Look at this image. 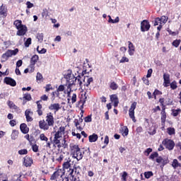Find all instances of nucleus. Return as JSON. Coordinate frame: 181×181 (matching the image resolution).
<instances>
[{
	"label": "nucleus",
	"mask_w": 181,
	"mask_h": 181,
	"mask_svg": "<svg viewBox=\"0 0 181 181\" xmlns=\"http://www.w3.org/2000/svg\"><path fill=\"white\" fill-rule=\"evenodd\" d=\"M39 139L43 142H47V141H49V138H47L43 133L40 134Z\"/></svg>",
	"instance_id": "34"
},
{
	"label": "nucleus",
	"mask_w": 181,
	"mask_h": 181,
	"mask_svg": "<svg viewBox=\"0 0 181 181\" xmlns=\"http://www.w3.org/2000/svg\"><path fill=\"white\" fill-rule=\"evenodd\" d=\"M13 25L14 26H16V29H19V28H22V26L24 25L23 24H22V21L21 20H16L13 22Z\"/></svg>",
	"instance_id": "30"
},
{
	"label": "nucleus",
	"mask_w": 181,
	"mask_h": 181,
	"mask_svg": "<svg viewBox=\"0 0 181 181\" xmlns=\"http://www.w3.org/2000/svg\"><path fill=\"white\" fill-rule=\"evenodd\" d=\"M170 86L172 90H176V88H177V82H176V81H173L171 83H170Z\"/></svg>",
	"instance_id": "41"
},
{
	"label": "nucleus",
	"mask_w": 181,
	"mask_h": 181,
	"mask_svg": "<svg viewBox=\"0 0 181 181\" xmlns=\"http://www.w3.org/2000/svg\"><path fill=\"white\" fill-rule=\"evenodd\" d=\"M40 103H42V100H38L36 102L37 112L39 117H42V115H43V110H42L43 108V106L42 105V104H40Z\"/></svg>",
	"instance_id": "21"
},
{
	"label": "nucleus",
	"mask_w": 181,
	"mask_h": 181,
	"mask_svg": "<svg viewBox=\"0 0 181 181\" xmlns=\"http://www.w3.org/2000/svg\"><path fill=\"white\" fill-rule=\"evenodd\" d=\"M153 71V70L152 69H149L148 70L147 75H146L147 78H149V77H151L152 76Z\"/></svg>",
	"instance_id": "59"
},
{
	"label": "nucleus",
	"mask_w": 181,
	"mask_h": 181,
	"mask_svg": "<svg viewBox=\"0 0 181 181\" xmlns=\"http://www.w3.org/2000/svg\"><path fill=\"white\" fill-rule=\"evenodd\" d=\"M172 166L173 169H177V168H181V164L177 159H174L172 163Z\"/></svg>",
	"instance_id": "27"
},
{
	"label": "nucleus",
	"mask_w": 181,
	"mask_h": 181,
	"mask_svg": "<svg viewBox=\"0 0 181 181\" xmlns=\"http://www.w3.org/2000/svg\"><path fill=\"white\" fill-rule=\"evenodd\" d=\"M180 112H181L180 109H177V110L173 109L171 114H172L173 117H177V115H179V114H180Z\"/></svg>",
	"instance_id": "35"
},
{
	"label": "nucleus",
	"mask_w": 181,
	"mask_h": 181,
	"mask_svg": "<svg viewBox=\"0 0 181 181\" xmlns=\"http://www.w3.org/2000/svg\"><path fill=\"white\" fill-rule=\"evenodd\" d=\"M65 78H66L67 83H68L67 89H66L67 97H70L71 94V91H73L71 90V87H73V86H76V80H74V78H76V76H74V75L71 74V70H68V72L65 76Z\"/></svg>",
	"instance_id": "4"
},
{
	"label": "nucleus",
	"mask_w": 181,
	"mask_h": 181,
	"mask_svg": "<svg viewBox=\"0 0 181 181\" xmlns=\"http://www.w3.org/2000/svg\"><path fill=\"white\" fill-rule=\"evenodd\" d=\"M43 33H37V39L38 40V42H43Z\"/></svg>",
	"instance_id": "48"
},
{
	"label": "nucleus",
	"mask_w": 181,
	"mask_h": 181,
	"mask_svg": "<svg viewBox=\"0 0 181 181\" xmlns=\"http://www.w3.org/2000/svg\"><path fill=\"white\" fill-rule=\"evenodd\" d=\"M162 144L164 145L166 149H168V151H173V148H175V141H173L172 139H165L162 141Z\"/></svg>",
	"instance_id": "7"
},
{
	"label": "nucleus",
	"mask_w": 181,
	"mask_h": 181,
	"mask_svg": "<svg viewBox=\"0 0 181 181\" xmlns=\"http://www.w3.org/2000/svg\"><path fill=\"white\" fill-rule=\"evenodd\" d=\"M42 78H43V76L40 72H37V76H36V80L37 81H40V80H42Z\"/></svg>",
	"instance_id": "55"
},
{
	"label": "nucleus",
	"mask_w": 181,
	"mask_h": 181,
	"mask_svg": "<svg viewBox=\"0 0 181 181\" xmlns=\"http://www.w3.org/2000/svg\"><path fill=\"white\" fill-rule=\"evenodd\" d=\"M80 173H81V167L74 165L73 169L69 170L68 176L62 177L58 181H79L78 179L81 175Z\"/></svg>",
	"instance_id": "1"
},
{
	"label": "nucleus",
	"mask_w": 181,
	"mask_h": 181,
	"mask_svg": "<svg viewBox=\"0 0 181 181\" xmlns=\"http://www.w3.org/2000/svg\"><path fill=\"white\" fill-rule=\"evenodd\" d=\"M39 60V55L37 54H35L33 55L31 59H30V64L29 65V68L30 73H33V71H35V65L36 64V63H37Z\"/></svg>",
	"instance_id": "8"
},
{
	"label": "nucleus",
	"mask_w": 181,
	"mask_h": 181,
	"mask_svg": "<svg viewBox=\"0 0 181 181\" xmlns=\"http://www.w3.org/2000/svg\"><path fill=\"white\" fill-rule=\"evenodd\" d=\"M94 81V78H93V77H88V76H84L83 78V86L84 87H87V90H88V88H90V84H91V83H93Z\"/></svg>",
	"instance_id": "15"
},
{
	"label": "nucleus",
	"mask_w": 181,
	"mask_h": 181,
	"mask_svg": "<svg viewBox=\"0 0 181 181\" xmlns=\"http://www.w3.org/2000/svg\"><path fill=\"white\" fill-rule=\"evenodd\" d=\"M61 169H64V170H66V169H73L71 168V164L70 163V160H67L66 162H64L62 165V168Z\"/></svg>",
	"instance_id": "26"
},
{
	"label": "nucleus",
	"mask_w": 181,
	"mask_h": 181,
	"mask_svg": "<svg viewBox=\"0 0 181 181\" xmlns=\"http://www.w3.org/2000/svg\"><path fill=\"white\" fill-rule=\"evenodd\" d=\"M25 115L27 122H32V121H33V118L32 117V115H33V112H32L30 109L25 110Z\"/></svg>",
	"instance_id": "17"
},
{
	"label": "nucleus",
	"mask_w": 181,
	"mask_h": 181,
	"mask_svg": "<svg viewBox=\"0 0 181 181\" xmlns=\"http://www.w3.org/2000/svg\"><path fill=\"white\" fill-rule=\"evenodd\" d=\"M151 29V24L148 20H144L141 23V30L142 32H148Z\"/></svg>",
	"instance_id": "10"
},
{
	"label": "nucleus",
	"mask_w": 181,
	"mask_h": 181,
	"mask_svg": "<svg viewBox=\"0 0 181 181\" xmlns=\"http://www.w3.org/2000/svg\"><path fill=\"white\" fill-rule=\"evenodd\" d=\"M32 45V38L28 37L24 42V46L25 47H29Z\"/></svg>",
	"instance_id": "38"
},
{
	"label": "nucleus",
	"mask_w": 181,
	"mask_h": 181,
	"mask_svg": "<svg viewBox=\"0 0 181 181\" xmlns=\"http://www.w3.org/2000/svg\"><path fill=\"white\" fill-rule=\"evenodd\" d=\"M55 159L57 162H62V160H63V159H64V156L63 155V153H57L56 156H55Z\"/></svg>",
	"instance_id": "28"
},
{
	"label": "nucleus",
	"mask_w": 181,
	"mask_h": 181,
	"mask_svg": "<svg viewBox=\"0 0 181 181\" xmlns=\"http://www.w3.org/2000/svg\"><path fill=\"white\" fill-rule=\"evenodd\" d=\"M163 81L164 87H169V84H170V75L169 74H163Z\"/></svg>",
	"instance_id": "19"
},
{
	"label": "nucleus",
	"mask_w": 181,
	"mask_h": 181,
	"mask_svg": "<svg viewBox=\"0 0 181 181\" xmlns=\"http://www.w3.org/2000/svg\"><path fill=\"white\" fill-rule=\"evenodd\" d=\"M71 100L72 104H74V103L77 101V94L73 93Z\"/></svg>",
	"instance_id": "50"
},
{
	"label": "nucleus",
	"mask_w": 181,
	"mask_h": 181,
	"mask_svg": "<svg viewBox=\"0 0 181 181\" xmlns=\"http://www.w3.org/2000/svg\"><path fill=\"white\" fill-rule=\"evenodd\" d=\"M66 131V128L64 127L61 126L57 131H55V134L54 137L55 138H62L63 135H64Z\"/></svg>",
	"instance_id": "12"
},
{
	"label": "nucleus",
	"mask_w": 181,
	"mask_h": 181,
	"mask_svg": "<svg viewBox=\"0 0 181 181\" xmlns=\"http://www.w3.org/2000/svg\"><path fill=\"white\" fill-rule=\"evenodd\" d=\"M88 138L89 142H97V141L98 140V135H97L95 133H93L92 135H90Z\"/></svg>",
	"instance_id": "25"
},
{
	"label": "nucleus",
	"mask_w": 181,
	"mask_h": 181,
	"mask_svg": "<svg viewBox=\"0 0 181 181\" xmlns=\"http://www.w3.org/2000/svg\"><path fill=\"white\" fill-rule=\"evenodd\" d=\"M18 136H19V131L13 129L11 133V139H18Z\"/></svg>",
	"instance_id": "29"
},
{
	"label": "nucleus",
	"mask_w": 181,
	"mask_h": 181,
	"mask_svg": "<svg viewBox=\"0 0 181 181\" xmlns=\"http://www.w3.org/2000/svg\"><path fill=\"white\" fill-rule=\"evenodd\" d=\"M181 43L180 40H175L172 42V45L174 46V47H179V45Z\"/></svg>",
	"instance_id": "42"
},
{
	"label": "nucleus",
	"mask_w": 181,
	"mask_h": 181,
	"mask_svg": "<svg viewBox=\"0 0 181 181\" xmlns=\"http://www.w3.org/2000/svg\"><path fill=\"white\" fill-rule=\"evenodd\" d=\"M127 176H128V173L124 171L123 174L122 175V180L127 181Z\"/></svg>",
	"instance_id": "54"
},
{
	"label": "nucleus",
	"mask_w": 181,
	"mask_h": 181,
	"mask_svg": "<svg viewBox=\"0 0 181 181\" xmlns=\"http://www.w3.org/2000/svg\"><path fill=\"white\" fill-rule=\"evenodd\" d=\"M20 129L23 134H28L29 132V127H28V125L25 123H22L20 125Z\"/></svg>",
	"instance_id": "23"
},
{
	"label": "nucleus",
	"mask_w": 181,
	"mask_h": 181,
	"mask_svg": "<svg viewBox=\"0 0 181 181\" xmlns=\"http://www.w3.org/2000/svg\"><path fill=\"white\" fill-rule=\"evenodd\" d=\"M52 142L54 144V145H57V144H60V139L58 137H54Z\"/></svg>",
	"instance_id": "56"
},
{
	"label": "nucleus",
	"mask_w": 181,
	"mask_h": 181,
	"mask_svg": "<svg viewBox=\"0 0 181 181\" xmlns=\"http://www.w3.org/2000/svg\"><path fill=\"white\" fill-rule=\"evenodd\" d=\"M128 43L129 54V56H134V53H135V46L132 42H131V41H129Z\"/></svg>",
	"instance_id": "22"
},
{
	"label": "nucleus",
	"mask_w": 181,
	"mask_h": 181,
	"mask_svg": "<svg viewBox=\"0 0 181 181\" xmlns=\"http://www.w3.org/2000/svg\"><path fill=\"white\" fill-rule=\"evenodd\" d=\"M49 100V96H47L46 95H43L40 97L41 101H47Z\"/></svg>",
	"instance_id": "60"
},
{
	"label": "nucleus",
	"mask_w": 181,
	"mask_h": 181,
	"mask_svg": "<svg viewBox=\"0 0 181 181\" xmlns=\"http://www.w3.org/2000/svg\"><path fill=\"white\" fill-rule=\"evenodd\" d=\"M168 19H169V18H168L165 16H161V18H160V22L161 23H166V22H168Z\"/></svg>",
	"instance_id": "47"
},
{
	"label": "nucleus",
	"mask_w": 181,
	"mask_h": 181,
	"mask_svg": "<svg viewBox=\"0 0 181 181\" xmlns=\"http://www.w3.org/2000/svg\"><path fill=\"white\" fill-rule=\"evenodd\" d=\"M151 176H153V173L152 171H148L144 173V177H146V179H149L151 177Z\"/></svg>",
	"instance_id": "39"
},
{
	"label": "nucleus",
	"mask_w": 181,
	"mask_h": 181,
	"mask_svg": "<svg viewBox=\"0 0 181 181\" xmlns=\"http://www.w3.org/2000/svg\"><path fill=\"white\" fill-rule=\"evenodd\" d=\"M19 53V49L18 48L14 50L8 49L6 52V53L3 54L1 57L4 60H8V57H12V56H16Z\"/></svg>",
	"instance_id": "6"
},
{
	"label": "nucleus",
	"mask_w": 181,
	"mask_h": 181,
	"mask_svg": "<svg viewBox=\"0 0 181 181\" xmlns=\"http://www.w3.org/2000/svg\"><path fill=\"white\" fill-rule=\"evenodd\" d=\"M32 149L33 152H39V146L37 144H34L32 146Z\"/></svg>",
	"instance_id": "52"
},
{
	"label": "nucleus",
	"mask_w": 181,
	"mask_h": 181,
	"mask_svg": "<svg viewBox=\"0 0 181 181\" xmlns=\"http://www.w3.org/2000/svg\"><path fill=\"white\" fill-rule=\"evenodd\" d=\"M74 80H76V86H79L81 87V85L83 84V82L81 81V76L78 75L77 77L74 78Z\"/></svg>",
	"instance_id": "31"
},
{
	"label": "nucleus",
	"mask_w": 181,
	"mask_h": 181,
	"mask_svg": "<svg viewBox=\"0 0 181 181\" xmlns=\"http://www.w3.org/2000/svg\"><path fill=\"white\" fill-rule=\"evenodd\" d=\"M110 88L113 90H118V84L114 81L110 82Z\"/></svg>",
	"instance_id": "33"
},
{
	"label": "nucleus",
	"mask_w": 181,
	"mask_h": 181,
	"mask_svg": "<svg viewBox=\"0 0 181 181\" xmlns=\"http://www.w3.org/2000/svg\"><path fill=\"white\" fill-rule=\"evenodd\" d=\"M136 102H134L129 110V116L134 122H136L135 119V109L136 108Z\"/></svg>",
	"instance_id": "9"
},
{
	"label": "nucleus",
	"mask_w": 181,
	"mask_h": 181,
	"mask_svg": "<svg viewBox=\"0 0 181 181\" xmlns=\"http://www.w3.org/2000/svg\"><path fill=\"white\" fill-rule=\"evenodd\" d=\"M23 105H25L26 104V101H32V95L29 93H26L23 95Z\"/></svg>",
	"instance_id": "24"
},
{
	"label": "nucleus",
	"mask_w": 181,
	"mask_h": 181,
	"mask_svg": "<svg viewBox=\"0 0 181 181\" xmlns=\"http://www.w3.org/2000/svg\"><path fill=\"white\" fill-rule=\"evenodd\" d=\"M16 35L17 36H25L26 35V33L28 32V27H26L25 25L18 28L17 29Z\"/></svg>",
	"instance_id": "13"
},
{
	"label": "nucleus",
	"mask_w": 181,
	"mask_h": 181,
	"mask_svg": "<svg viewBox=\"0 0 181 181\" xmlns=\"http://www.w3.org/2000/svg\"><path fill=\"white\" fill-rule=\"evenodd\" d=\"M64 90V85H60L58 88L57 89V93H60Z\"/></svg>",
	"instance_id": "58"
},
{
	"label": "nucleus",
	"mask_w": 181,
	"mask_h": 181,
	"mask_svg": "<svg viewBox=\"0 0 181 181\" xmlns=\"http://www.w3.org/2000/svg\"><path fill=\"white\" fill-rule=\"evenodd\" d=\"M111 103H114V107L117 108L118 104H119V100H118V96L115 94L111 95L110 96Z\"/></svg>",
	"instance_id": "20"
},
{
	"label": "nucleus",
	"mask_w": 181,
	"mask_h": 181,
	"mask_svg": "<svg viewBox=\"0 0 181 181\" xmlns=\"http://www.w3.org/2000/svg\"><path fill=\"white\" fill-rule=\"evenodd\" d=\"M161 122L162 124H165L166 122V112H161Z\"/></svg>",
	"instance_id": "37"
},
{
	"label": "nucleus",
	"mask_w": 181,
	"mask_h": 181,
	"mask_svg": "<svg viewBox=\"0 0 181 181\" xmlns=\"http://www.w3.org/2000/svg\"><path fill=\"white\" fill-rule=\"evenodd\" d=\"M12 109L14 110L17 114H21V112H22L21 108H19V107H18L16 105H14Z\"/></svg>",
	"instance_id": "46"
},
{
	"label": "nucleus",
	"mask_w": 181,
	"mask_h": 181,
	"mask_svg": "<svg viewBox=\"0 0 181 181\" xmlns=\"http://www.w3.org/2000/svg\"><path fill=\"white\" fill-rule=\"evenodd\" d=\"M49 110H50V111H54V114H56V112H57V111H59V110H62V107L60 106V104L59 103H53L51 104L49 107H48Z\"/></svg>",
	"instance_id": "18"
},
{
	"label": "nucleus",
	"mask_w": 181,
	"mask_h": 181,
	"mask_svg": "<svg viewBox=\"0 0 181 181\" xmlns=\"http://www.w3.org/2000/svg\"><path fill=\"white\" fill-rule=\"evenodd\" d=\"M129 62V59H128L126 57H122V58L119 61V63H128Z\"/></svg>",
	"instance_id": "51"
},
{
	"label": "nucleus",
	"mask_w": 181,
	"mask_h": 181,
	"mask_svg": "<svg viewBox=\"0 0 181 181\" xmlns=\"http://www.w3.org/2000/svg\"><path fill=\"white\" fill-rule=\"evenodd\" d=\"M9 124L11 125V127H15V125H16V119L10 120Z\"/></svg>",
	"instance_id": "64"
},
{
	"label": "nucleus",
	"mask_w": 181,
	"mask_h": 181,
	"mask_svg": "<svg viewBox=\"0 0 181 181\" xmlns=\"http://www.w3.org/2000/svg\"><path fill=\"white\" fill-rule=\"evenodd\" d=\"M158 156L159 153H158V152H153L150 155L148 158L151 159V160H155V158H158Z\"/></svg>",
	"instance_id": "36"
},
{
	"label": "nucleus",
	"mask_w": 181,
	"mask_h": 181,
	"mask_svg": "<svg viewBox=\"0 0 181 181\" xmlns=\"http://www.w3.org/2000/svg\"><path fill=\"white\" fill-rule=\"evenodd\" d=\"M109 20L108 22L109 23H118V22H119V17H116L115 20H113L111 18V16H108Z\"/></svg>",
	"instance_id": "32"
},
{
	"label": "nucleus",
	"mask_w": 181,
	"mask_h": 181,
	"mask_svg": "<svg viewBox=\"0 0 181 181\" xmlns=\"http://www.w3.org/2000/svg\"><path fill=\"white\" fill-rule=\"evenodd\" d=\"M74 125L75 127H76L77 129H79L80 131H81L83 129L82 127H80L78 125H80V122H78V119H75L74 121Z\"/></svg>",
	"instance_id": "40"
},
{
	"label": "nucleus",
	"mask_w": 181,
	"mask_h": 181,
	"mask_svg": "<svg viewBox=\"0 0 181 181\" xmlns=\"http://www.w3.org/2000/svg\"><path fill=\"white\" fill-rule=\"evenodd\" d=\"M151 152H152V148H148L144 151V153L146 156H149V153H151Z\"/></svg>",
	"instance_id": "63"
},
{
	"label": "nucleus",
	"mask_w": 181,
	"mask_h": 181,
	"mask_svg": "<svg viewBox=\"0 0 181 181\" xmlns=\"http://www.w3.org/2000/svg\"><path fill=\"white\" fill-rule=\"evenodd\" d=\"M4 83L7 84V86H11V87H16V81L11 77H5Z\"/></svg>",
	"instance_id": "14"
},
{
	"label": "nucleus",
	"mask_w": 181,
	"mask_h": 181,
	"mask_svg": "<svg viewBox=\"0 0 181 181\" xmlns=\"http://www.w3.org/2000/svg\"><path fill=\"white\" fill-rule=\"evenodd\" d=\"M19 155H28V149L24 148L18 151Z\"/></svg>",
	"instance_id": "49"
},
{
	"label": "nucleus",
	"mask_w": 181,
	"mask_h": 181,
	"mask_svg": "<svg viewBox=\"0 0 181 181\" xmlns=\"http://www.w3.org/2000/svg\"><path fill=\"white\" fill-rule=\"evenodd\" d=\"M162 165H160V168H163L165 166V165H168L169 163V158H163L161 161Z\"/></svg>",
	"instance_id": "44"
},
{
	"label": "nucleus",
	"mask_w": 181,
	"mask_h": 181,
	"mask_svg": "<svg viewBox=\"0 0 181 181\" xmlns=\"http://www.w3.org/2000/svg\"><path fill=\"white\" fill-rule=\"evenodd\" d=\"M167 132L168 135H175V128L168 127L167 129Z\"/></svg>",
	"instance_id": "45"
},
{
	"label": "nucleus",
	"mask_w": 181,
	"mask_h": 181,
	"mask_svg": "<svg viewBox=\"0 0 181 181\" xmlns=\"http://www.w3.org/2000/svg\"><path fill=\"white\" fill-rule=\"evenodd\" d=\"M38 125L40 129H43V131H49V128H50V127H54V117H53V113H47L45 120H40Z\"/></svg>",
	"instance_id": "2"
},
{
	"label": "nucleus",
	"mask_w": 181,
	"mask_h": 181,
	"mask_svg": "<svg viewBox=\"0 0 181 181\" xmlns=\"http://www.w3.org/2000/svg\"><path fill=\"white\" fill-rule=\"evenodd\" d=\"M7 105L9 107V108H13V105H15V103H13V102L8 100L7 102Z\"/></svg>",
	"instance_id": "62"
},
{
	"label": "nucleus",
	"mask_w": 181,
	"mask_h": 181,
	"mask_svg": "<svg viewBox=\"0 0 181 181\" xmlns=\"http://www.w3.org/2000/svg\"><path fill=\"white\" fill-rule=\"evenodd\" d=\"M0 16H2V18L8 16V7L4 4L0 6Z\"/></svg>",
	"instance_id": "16"
},
{
	"label": "nucleus",
	"mask_w": 181,
	"mask_h": 181,
	"mask_svg": "<svg viewBox=\"0 0 181 181\" xmlns=\"http://www.w3.org/2000/svg\"><path fill=\"white\" fill-rule=\"evenodd\" d=\"M71 154L74 159L81 160L84 156V151L81 152V149L77 144H70Z\"/></svg>",
	"instance_id": "3"
},
{
	"label": "nucleus",
	"mask_w": 181,
	"mask_h": 181,
	"mask_svg": "<svg viewBox=\"0 0 181 181\" xmlns=\"http://www.w3.org/2000/svg\"><path fill=\"white\" fill-rule=\"evenodd\" d=\"M142 80L146 86H149V79H148L146 77H143Z\"/></svg>",
	"instance_id": "61"
},
{
	"label": "nucleus",
	"mask_w": 181,
	"mask_h": 181,
	"mask_svg": "<svg viewBox=\"0 0 181 181\" xmlns=\"http://www.w3.org/2000/svg\"><path fill=\"white\" fill-rule=\"evenodd\" d=\"M85 122H91L93 121V119L91 118V115H88L84 118Z\"/></svg>",
	"instance_id": "53"
},
{
	"label": "nucleus",
	"mask_w": 181,
	"mask_h": 181,
	"mask_svg": "<svg viewBox=\"0 0 181 181\" xmlns=\"http://www.w3.org/2000/svg\"><path fill=\"white\" fill-rule=\"evenodd\" d=\"M66 175V170L64 169L59 168L50 177V180H57V179H61Z\"/></svg>",
	"instance_id": "5"
},
{
	"label": "nucleus",
	"mask_w": 181,
	"mask_h": 181,
	"mask_svg": "<svg viewBox=\"0 0 181 181\" xmlns=\"http://www.w3.org/2000/svg\"><path fill=\"white\" fill-rule=\"evenodd\" d=\"M159 23H160L162 25V23H160V18H156L154 21V26H158L159 25Z\"/></svg>",
	"instance_id": "57"
},
{
	"label": "nucleus",
	"mask_w": 181,
	"mask_h": 181,
	"mask_svg": "<svg viewBox=\"0 0 181 181\" xmlns=\"http://www.w3.org/2000/svg\"><path fill=\"white\" fill-rule=\"evenodd\" d=\"M44 88L45 89V93H49V91H50V90H53V86H52V84H47Z\"/></svg>",
	"instance_id": "43"
},
{
	"label": "nucleus",
	"mask_w": 181,
	"mask_h": 181,
	"mask_svg": "<svg viewBox=\"0 0 181 181\" xmlns=\"http://www.w3.org/2000/svg\"><path fill=\"white\" fill-rule=\"evenodd\" d=\"M23 163L24 166H25V168H30V166L33 165V158H32V157L26 156L23 158Z\"/></svg>",
	"instance_id": "11"
}]
</instances>
